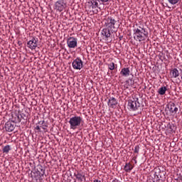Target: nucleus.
Instances as JSON below:
<instances>
[{"instance_id": "18", "label": "nucleus", "mask_w": 182, "mask_h": 182, "mask_svg": "<svg viewBox=\"0 0 182 182\" xmlns=\"http://www.w3.org/2000/svg\"><path fill=\"white\" fill-rule=\"evenodd\" d=\"M171 77H174L176 79V77H178V76H180V72L177 68H173L171 71Z\"/></svg>"}, {"instance_id": "7", "label": "nucleus", "mask_w": 182, "mask_h": 182, "mask_svg": "<svg viewBox=\"0 0 182 182\" xmlns=\"http://www.w3.org/2000/svg\"><path fill=\"white\" fill-rule=\"evenodd\" d=\"M72 66L75 70H80L83 68V61L80 58H77L73 61Z\"/></svg>"}, {"instance_id": "8", "label": "nucleus", "mask_w": 182, "mask_h": 182, "mask_svg": "<svg viewBox=\"0 0 182 182\" xmlns=\"http://www.w3.org/2000/svg\"><path fill=\"white\" fill-rule=\"evenodd\" d=\"M67 45L70 49H75L77 47V38L70 37L67 40Z\"/></svg>"}, {"instance_id": "15", "label": "nucleus", "mask_w": 182, "mask_h": 182, "mask_svg": "<svg viewBox=\"0 0 182 182\" xmlns=\"http://www.w3.org/2000/svg\"><path fill=\"white\" fill-rule=\"evenodd\" d=\"M36 173L41 178L45 176V168L42 165H38Z\"/></svg>"}, {"instance_id": "31", "label": "nucleus", "mask_w": 182, "mask_h": 182, "mask_svg": "<svg viewBox=\"0 0 182 182\" xmlns=\"http://www.w3.org/2000/svg\"><path fill=\"white\" fill-rule=\"evenodd\" d=\"M122 39H123V36L119 37V40L122 41Z\"/></svg>"}, {"instance_id": "4", "label": "nucleus", "mask_w": 182, "mask_h": 182, "mask_svg": "<svg viewBox=\"0 0 182 182\" xmlns=\"http://www.w3.org/2000/svg\"><path fill=\"white\" fill-rule=\"evenodd\" d=\"M139 107H140V102H139V98H132V100H129L128 101V109H129L132 112H136V110H139Z\"/></svg>"}, {"instance_id": "26", "label": "nucleus", "mask_w": 182, "mask_h": 182, "mask_svg": "<svg viewBox=\"0 0 182 182\" xmlns=\"http://www.w3.org/2000/svg\"><path fill=\"white\" fill-rule=\"evenodd\" d=\"M139 151H140V146L139 145L135 146L134 153L139 154Z\"/></svg>"}, {"instance_id": "29", "label": "nucleus", "mask_w": 182, "mask_h": 182, "mask_svg": "<svg viewBox=\"0 0 182 182\" xmlns=\"http://www.w3.org/2000/svg\"><path fill=\"white\" fill-rule=\"evenodd\" d=\"M110 0H99V2H102V3H105V2H109Z\"/></svg>"}, {"instance_id": "13", "label": "nucleus", "mask_w": 182, "mask_h": 182, "mask_svg": "<svg viewBox=\"0 0 182 182\" xmlns=\"http://www.w3.org/2000/svg\"><path fill=\"white\" fill-rule=\"evenodd\" d=\"M168 109H169V112L171 114H176L177 112H178V108L177 106H176V104L174 102H170L168 105Z\"/></svg>"}, {"instance_id": "22", "label": "nucleus", "mask_w": 182, "mask_h": 182, "mask_svg": "<svg viewBox=\"0 0 182 182\" xmlns=\"http://www.w3.org/2000/svg\"><path fill=\"white\" fill-rule=\"evenodd\" d=\"M11 146L9 145H6L3 147L2 152L5 153V154H8V153H9V151H11Z\"/></svg>"}, {"instance_id": "2", "label": "nucleus", "mask_w": 182, "mask_h": 182, "mask_svg": "<svg viewBox=\"0 0 182 182\" xmlns=\"http://www.w3.org/2000/svg\"><path fill=\"white\" fill-rule=\"evenodd\" d=\"M68 123L72 130H76L80 124H83V118L80 116H74L70 118Z\"/></svg>"}, {"instance_id": "20", "label": "nucleus", "mask_w": 182, "mask_h": 182, "mask_svg": "<svg viewBox=\"0 0 182 182\" xmlns=\"http://www.w3.org/2000/svg\"><path fill=\"white\" fill-rule=\"evenodd\" d=\"M75 177H76L77 180H78V181L80 182H82L83 181V177H85V176H83L82 173H79V171H77L74 173Z\"/></svg>"}, {"instance_id": "30", "label": "nucleus", "mask_w": 182, "mask_h": 182, "mask_svg": "<svg viewBox=\"0 0 182 182\" xmlns=\"http://www.w3.org/2000/svg\"><path fill=\"white\" fill-rule=\"evenodd\" d=\"M93 182H101V181H99V179H95V180L93 181Z\"/></svg>"}, {"instance_id": "17", "label": "nucleus", "mask_w": 182, "mask_h": 182, "mask_svg": "<svg viewBox=\"0 0 182 182\" xmlns=\"http://www.w3.org/2000/svg\"><path fill=\"white\" fill-rule=\"evenodd\" d=\"M154 176H157V178H163L166 176V172L164 169L162 168V170L160 168L156 169V172Z\"/></svg>"}, {"instance_id": "25", "label": "nucleus", "mask_w": 182, "mask_h": 182, "mask_svg": "<svg viewBox=\"0 0 182 182\" xmlns=\"http://www.w3.org/2000/svg\"><path fill=\"white\" fill-rule=\"evenodd\" d=\"M132 86V82H130V77L125 81V86L126 89H129V87Z\"/></svg>"}, {"instance_id": "3", "label": "nucleus", "mask_w": 182, "mask_h": 182, "mask_svg": "<svg viewBox=\"0 0 182 182\" xmlns=\"http://www.w3.org/2000/svg\"><path fill=\"white\" fill-rule=\"evenodd\" d=\"M117 21L114 18H113V17L109 16L105 20V27L115 32H116V30L117 29Z\"/></svg>"}, {"instance_id": "1", "label": "nucleus", "mask_w": 182, "mask_h": 182, "mask_svg": "<svg viewBox=\"0 0 182 182\" xmlns=\"http://www.w3.org/2000/svg\"><path fill=\"white\" fill-rule=\"evenodd\" d=\"M133 32L134 39L136 41V42H143V41L149 38V32L146 31V28L141 26L134 28Z\"/></svg>"}, {"instance_id": "11", "label": "nucleus", "mask_w": 182, "mask_h": 182, "mask_svg": "<svg viewBox=\"0 0 182 182\" xmlns=\"http://www.w3.org/2000/svg\"><path fill=\"white\" fill-rule=\"evenodd\" d=\"M46 127H48V124H46V122H45V121H40L38 122V123L36 124V127H35V130H37V132H42L41 130V129H43L44 130H46Z\"/></svg>"}, {"instance_id": "9", "label": "nucleus", "mask_w": 182, "mask_h": 182, "mask_svg": "<svg viewBox=\"0 0 182 182\" xmlns=\"http://www.w3.org/2000/svg\"><path fill=\"white\" fill-rule=\"evenodd\" d=\"M27 47L31 50L36 49V48H38V38L33 37L31 40L27 42Z\"/></svg>"}, {"instance_id": "5", "label": "nucleus", "mask_w": 182, "mask_h": 182, "mask_svg": "<svg viewBox=\"0 0 182 182\" xmlns=\"http://www.w3.org/2000/svg\"><path fill=\"white\" fill-rule=\"evenodd\" d=\"M99 0H90L88 1L85 6L87 11L90 12L93 11V9L99 7Z\"/></svg>"}, {"instance_id": "24", "label": "nucleus", "mask_w": 182, "mask_h": 182, "mask_svg": "<svg viewBox=\"0 0 182 182\" xmlns=\"http://www.w3.org/2000/svg\"><path fill=\"white\" fill-rule=\"evenodd\" d=\"M167 1L171 5H177V4L180 2V0H167Z\"/></svg>"}, {"instance_id": "32", "label": "nucleus", "mask_w": 182, "mask_h": 182, "mask_svg": "<svg viewBox=\"0 0 182 182\" xmlns=\"http://www.w3.org/2000/svg\"><path fill=\"white\" fill-rule=\"evenodd\" d=\"M18 122H21V119H18Z\"/></svg>"}, {"instance_id": "6", "label": "nucleus", "mask_w": 182, "mask_h": 182, "mask_svg": "<svg viewBox=\"0 0 182 182\" xmlns=\"http://www.w3.org/2000/svg\"><path fill=\"white\" fill-rule=\"evenodd\" d=\"M66 8V3L65 0H58L55 3L54 9L58 12H63V11Z\"/></svg>"}, {"instance_id": "14", "label": "nucleus", "mask_w": 182, "mask_h": 182, "mask_svg": "<svg viewBox=\"0 0 182 182\" xmlns=\"http://www.w3.org/2000/svg\"><path fill=\"white\" fill-rule=\"evenodd\" d=\"M120 75L123 77H129V76L132 75V73L130 72V68H122L120 71Z\"/></svg>"}, {"instance_id": "21", "label": "nucleus", "mask_w": 182, "mask_h": 182, "mask_svg": "<svg viewBox=\"0 0 182 182\" xmlns=\"http://www.w3.org/2000/svg\"><path fill=\"white\" fill-rule=\"evenodd\" d=\"M124 171H126V173H129L132 171V170H133V166H132V164H130V163H127L124 166Z\"/></svg>"}, {"instance_id": "23", "label": "nucleus", "mask_w": 182, "mask_h": 182, "mask_svg": "<svg viewBox=\"0 0 182 182\" xmlns=\"http://www.w3.org/2000/svg\"><path fill=\"white\" fill-rule=\"evenodd\" d=\"M108 66V69H109V70H114V69H116V66H117V65H115L114 63H110L109 64H107Z\"/></svg>"}, {"instance_id": "27", "label": "nucleus", "mask_w": 182, "mask_h": 182, "mask_svg": "<svg viewBox=\"0 0 182 182\" xmlns=\"http://www.w3.org/2000/svg\"><path fill=\"white\" fill-rule=\"evenodd\" d=\"M130 82H131V86H134V83H136V82L134 81V79L133 78H130Z\"/></svg>"}, {"instance_id": "28", "label": "nucleus", "mask_w": 182, "mask_h": 182, "mask_svg": "<svg viewBox=\"0 0 182 182\" xmlns=\"http://www.w3.org/2000/svg\"><path fill=\"white\" fill-rule=\"evenodd\" d=\"M132 160L134 161L135 164H137V156H134Z\"/></svg>"}, {"instance_id": "10", "label": "nucleus", "mask_w": 182, "mask_h": 182, "mask_svg": "<svg viewBox=\"0 0 182 182\" xmlns=\"http://www.w3.org/2000/svg\"><path fill=\"white\" fill-rule=\"evenodd\" d=\"M16 124L15 122H12V121H8L7 122H6L5 125H4V129L6 130V132H14V130H15V127H16Z\"/></svg>"}, {"instance_id": "16", "label": "nucleus", "mask_w": 182, "mask_h": 182, "mask_svg": "<svg viewBox=\"0 0 182 182\" xmlns=\"http://www.w3.org/2000/svg\"><path fill=\"white\" fill-rule=\"evenodd\" d=\"M117 105V100L114 98V97H109L107 105L109 107H111L112 109H114V107Z\"/></svg>"}, {"instance_id": "12", "label": "nucleus", "mask_w": 182, "mask_h": 182, "mask_svg": "<svg viewBox=\"0 0 182 182\" xmlns=\"http://www.w3.org/2000/svg\"><path fill=\"white\" fill-rule=\"evenodd\" d=\"M114 32H115L114 30L109 29L107 27H106L105 28H103L102 30V35L103 36H105L106 39L110 38V36H112V33H113Z\"/></svg>"}, {"instance_id": "19", "label": "nucleus", "mask_w": 182, "mask_h": 182, "mask_svg": "<svg viewBox=\"0 0 182 182\" xmlns=\"http://www.w3.org/2000/svg\"><path fill=\"white\" fill-rule=\"evenodd\" d=\"M166 92H167V87L166 86H162L158 90V93L161 96L166 95Z\"/></svg>"}]
</instances>
